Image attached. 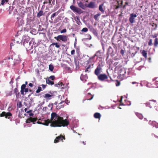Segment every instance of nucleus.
Here are the masks:
<instances>
[{"label":"nucleus","mask_w":158,"mask_h":158,"mask_svg":"<svg viewBox=\"0 0 158 158\" xmlns=\"http://www.w3.org/2000/svg\"><path fill=\"white\" fill-rule=\"evenodd\" d=\"M47 120H50V126L52 127H66L69 124V121L67 119H64L62 117L57 115L55 112H52L51 114V119Z\"/></svg>","instance_id":"nucleus-1"},{"label":"nucleus","mask_w":158,"mask_h":158,"mask_svg":"<svg viewBox=\"0 0 158 158\" xmlns=\"http://www.w3.org/2000/svg\"><path fill=\"white\" fill-rule=\"evenodd\" d=\"M115 69H117L118 70V74L119 77L121 78H123L126 73V69L121 67L119 68L118 66H116Z\"/></svg>","instance_id":"nucleus-2"},{"label":"nucleus","mask_w":158,"mask_h":158,"mask_svg":"<svg viewBox=\"0 0 158 158\" xmlns=\"http://www.w3.org/2000/svg\"><path fill=\"white\" fill-rule=\"evenodd\" d=\"M54 38L57 41H62L64 42H66L68 39L67 36L64 35H58L57 36L55 37Z\"/></svg>","instance_id":"nucleus-3"},{"label":"nucleus","mask_w":158,"mask_h":158,"mask_svg":"<svg viewBox=\"0 0 158 158\" xmlns=\"http://www.w3.org/2000/svg\"><path fill=\"white\" fill-rule=\"evenodd\" d=\"M12 114L10 112H6L5 111H3L2 113L0 114V116L1 117H5L6 118L10 119L11 121H12V119L11 117L12 116Z\"/></svg>","instance_id":"nucleus-4"},{"label":"nucleus","mask_w":158,"mask_h":158,"mask_svg":"<svg viewBox=\"0 0 158 158\" xmlns=\"http://www.w3.org/2000/svg\"><path fill=\"white\" fill-rule=\"evenodd\" d=\"M93 65V64H92L91 63L87 62L85 66V72L88 73L90 72L94 67Z\"/></svg>","instance_id":"nucleus-5"},{"label":"nucleus","mask_w":158,"mask_h":158,"mask_svg":"<svg viewBox=\"0 0 158 158\" xmlns=\"http://www.w3.org/2000/svg\"><path fill=\"white\" fill-rule=\"evenodd\" d=\"M70 8L73 12L77 13L79 14H80L82 13V10L80 8L74 6H71Z\"/></svg>","instance_id":"nucleus-6"},{"label":"nucleus","mask_w":158,"mask_h":158,"mask_svg":"<svg viewBox=\"0 0 158 158\" xmlns=\"http://www.w3.org/2000/svg\"><path fill=\"white\" fill-rule=\"evenodd\" d=\"M49 93H50L51 94H45L43 96H41L40 97V98L43 97V98H45L47 100H50L52 98V97L53 96V95L51 92H49Z\"/></svg>","instance_id":"nucleus-7"},{"label":"nucleus","mask_w":158,"mask_h":158,"mask_svg":"<svg viewBox=\"0 0 158 158\" xmlns=\"http://www.w3.org/2000/svg\"><path fill=\"white\" fill-rule=\"evenodd\" d=\"M130 17L129 19V21L131 23H134L135 18L137 16L136 14L132 13L130 14Z\"/></svg>","instance_id":"nucleus-8"},{"label":"nucleus","mask_w":158,"mask_h":158,"mask_svg":"<svg viewBox=\"0 0 158 158\" xmlns=\"http://www.w3.org/2000/svg\"><path fill=\"white\" fill-rule=\"evenodd\" d=\"M63 139H65V136H63L61 135H60L57 137L54 140V143H57L59 142L60 140L61 141H63Z\"/></svg>","instance_id":"nucleus-9"},{"label":"nucleus","mask_w":158,"mask_h":158,"mask_svg":"<svg viewBox=\"0 0 158 158\" xmlns=\"http://www.w3.org/2000/svg\"><path fill=\"white\" fill-rule=\"evenodd\" d=\"M85 5L86 7L91 8H94L97 6V5L95 3L93 2H90L88 4H85Z\"/></svg>","instance_id":"nucleus-10"},{"label":"nucleus","mask_w":158,"mask_h":158,"mask_svg":"<svg viewBox=\"0 0 158 158\" xmlns=\"http://www.w3.org/2000/svg\"><path fill=\"white\" fill-rule=\"evenodd\" d=\"M37 118H32L31 117H30L29 118L27 119L26 120V123H29L31 122H32L33 124H35V122L36 121Z\"/></svg>","instance_id":"nucleus-11"},{"label":"nucleus","mask_w":158,"mask_h":158,"mask_svg":"<svg viewBox=\"0 0 158 158\" xmlns=\"http://www.w3.org/2000/svg\"><path fill=\"white\" fill-rule=\"evenodd\" d=\"M99 80L103 81L107 79V76L105 74H99Z\"/></svg>","instance_id":"nucleus-12"},{"label":"nucleus","mask_w":158,"mask_h":158,"mask_svg":"<svg viewBox=\"0 0 158 158\" xmlns=\"http://www.w3.org/2000/svg\"><path fill=\"white\" fill-rule=\"evenodd\" d=\"M37 123L39 124H43L44 125L48 126L49 124L50 123V121L49 120H46L44 121V123H42L40 121H38L37 122Z\"/></svg>","instance_id":"nucleus-13"},{"label":"nucleus","mask_w":158,"mask_h":158,"mask_svg":"<svg viewBox=\"0 0 158 158\" xmlns=\"http://www.w3.org/2000/svg\"><path fill=\"white\" fill-rule=\"evenodd\" d=\"M149 124L152 126L153 127H155L156 128H158V123H157L155 121H150L149 122Z\"/></svg>","instance_id":"nucleus-14"},{"label":"nucleus","mask_w":158,"mask_h":158,"mask_svg":"<svg viewBox=\"0 0 158 158\" xmlns=\"http://www.w3.org/2000/svg\"><path fill=\"white\" fill-rule=\"evenodd\" d=\"M77 4L80 7L84 10H85L86 7V6L85 4H84L81 1H80L79 2H77Z\"/></svg>","instance_id":"nucleus-15"},{"label":"nucleus","mask_w":158,"mask_h":158,"mask_svg":"<svg viewBox=\"0 0 158 158\" xmlns=\"http://www.w3.org/2000/svg\"><path fill=\"white\" fill-rule=\"evenodd\" d=\"M14 93L15 94L17 98H18L19 96L20 93L17 88H15L14 90Z\"/></svg>","instance_id":"nucleus-16"},{"label":"nucleus","mask_w":158,"mask_h":158,"mask_svg":"<svg viewBox=\"0 0 158 158\" xmlns=\"http://www.w3.org/2000/svg\"><path fill=\"white\" fill-rule=\"evenodd\" d=\"M87 78L88 77L87 75L84 76L82 74L80 77L81 80L83 81H86Z\"/></svg>","instance_id":"nucleus-17"},{"label":"nucleus","mask_w":158,"mask_h":158,"mask_svg":"<svg viewBox=\"0 0 158 158\" xmlns=\"http://www.w3.org/2000/svg\"><path fill=\"white\" fill-rule=\"evenodd\" d=\"M26 85H25L23 84L21 87V93L22 95H24V89L26 88Z\"/></svg>","instance_id":"nucleus-18"},{"label":"nucleus","mask_w":158,"mask_h":158,"mask_svg":"<svg viewBox=\"0 0 158 158\" xmlns=\"http://www.w3.org/2000/svg\"><path fill=\"white\" fill-rule=\"evenodd\" d=\"M123 62L121 60H119L118 61L114 63V66H118L119 68H120L121 66H119V65L118 66V64H122Z\"/></svg>","instance_id":"nucleus-19"},{"label":"nucleus","mask_w":158,"mask_h":158,"mask_svg":"<svg viewBox=\"0 0 158 158\" xmlns=\"http://www.w3.org/2000/svg\"><path fill=\"white\" fill-rule=\"evenodd\" d=\"M46 82L47 84L49 85H53L54 84L53 81H51L48 78L46 80Z\"/></svg>","instance_id":"nucleus-20"},{"label":"nucleus","mask_w":158,"mask_h":158,"mask_svg":"<svg viewBox=\"0 0 158 158\" xmlns=\"http://www.w3.org/2000/svg\"><path fill=\"white\" fill-rule=\"evenodd\" d=\"M94 73L97 76L98 78L99 79V65L97 67V68L95 70Z\"/></svg>","instance_id":"nucleus-21"},{"label":"nucleus","mask_w":158,"mask_h":158,"mask_svg":"<svg viewBox=\"0 0 158 158\" xmlns=\"http://www.w3.org/2000/svg\"><path fill=\"white\" fill-rule=\"evenodd\" d=\"M87 100H91L93 98V96L91 95L90 93H88L87 95Z\"/></svg>","instance_id":"nucleus-22"},{"label":"nucleus","mask_w":158,"mask_h":158,"mask_svg":"<svg viewBox=\"0 0 158 158\" xmlns=\"http://www.w3.org/2000/svg\"><path fill=\"white\" fill-rule=\"evenodd\" d=\"M14 43H16L17 44H20L22 43V40H18V37H16L15 39H14Z\"/></svg>","instance_id":"nucleus-23"},{"label":"nucleus","mask_w":158,"mask_h":158,"mask_svg":"<svg viewBox=\"0 0 158 158\" xmlns=\"http://www.w3.org/2000/svg\"><path fill=\"white\" fill-rule=\"evenodd\" d=\"M142 54L143 56L145 58L147 57V52L144 50H143L142 52Z\"/></svg>","instance_id":"nucleus-24"},{"label":"nucleus","mask_w":158,"mask_h":158,"mask_svg":"<svg viewBox=\"0 0 158 158\" xmlns=\"http://www.w3.org/2000/svg\"><path fill=\"white\" fill-rule=\"evenodd\" d=\"M74 19L76 21L78 25H80L79 23H81V22L80 21L79 17L78 16H76V17H75Z\"/></svg>","instance_id":"nucleus-25"},{"label":"nucleus","mask_w":158,"mask_h":158,"mask_svg":"<svg viewBox=\"0 0 158 158\" xmlns=\"http://www.w3.org/2000/svg\"><path fill=\"white\" fill-rule=\"evenodd\" d=\"M158 45V39L156 38L154 40V47H156Z\"/></svg>","instance_id":"nucleus-26"},{"label":"nucleus","mask_w":158,"mask_h":158,"mask_svg":"<svg viewBox=\"0 0 158 158\" xmlns=\"http://www.w3.org/2000/svg\"><path fill=\"white\" fill-rule=\"evenodd\" d=\"M43 12L42 10H40L39 11V12L38 13L37 15V16L38 18H40L41 16L43 15Z\"/></svg>","instance_id":"nucleus-27"},{"label":"nucleus","mask_w":158,"mask_h":158,"mask_svg":"<svg viewBox=\"0 0 158 158\" xmlns=\"http://www.w3.org/2000/svg\"><path fill=\"white\" fill-rule=\"evenodd\" d=\"M62 85V82H59L58 83L55 85V86L56 87H60Z\"/></svg>","instance_id":"nucleus-28"},{"label":"nucleus","mask_w":158,"mask_h":158,"mask_svg":"<svg viewBox=\"0 0 158 158\" xmlns=\"http://www.w3.org/2000/svg\"><path fill=\"white\" fill-rule=\"evenodd\" d=\"M49 69L51 71H52L54 69V67L52 65L50 64L49 65Z\"/></svg>","instance_id":"nucleus-29"},{"label":"nucleus","mask_w":158,"mask_h":158,"mask_svg":"<svg viewBox=\"0 0 158 158\" xmlns=\"http://www.w3.org/2000/svg\"><path fill=\"white\" fill-rule=\"evenodd\" d=\"M102 5V4L99 5V10L101 11L102 13H103L104 11V10L103 9Z\"/></svg>","instance_id":"nucleus-30"},{"label":"nucleus","mask_w":158,"mask_h":158,"mask_svg":"<svg viewBox=\"0 0 158 158\" xmlns=\"http://www.w3.org/2000/svg\"><path fill=\"white\" fill-rule=\"evenodd\" d=\"M94 117L95 118H99V113L97 112L94 114Z\"/></svg>","instance_id":"nucleus-31"},{"label":"nucleus","mask_w":158,"mask_h":158,"mask_svg":"<svg viewBox=\"0 0 158 158\" xmlns=\"http://www.w3.org/2000/svg\"><path fill=\"white\" fill-rule=\"evenodd\" d=\"M42 88L41 87L39 86L38 87V89L36 90V93H40L41 91H42Z\"/></svg>","instance_id":"nucleus-32"},{"label":"nucleus","mask_w":158,"mask_h":158,"mask_svg":"<svg viewBox=\"0 0 158 158\" xmlns=\"http://www.w3.org/2000/svg\"><path fill=\"white\" fill-rule=\"evenodd\" d=\"M99 17V13L97 14L94 15V18L96 20H98Z\"/></svg>","instance_id":"nucleus-33"},{"label":"nucleus","mask_w":158,"mask_h":158,"mask_svg":"<svg viewBox=\"0 0 158 158\" xmlns=\"http://www.w3.org/2000/svg\"><path fill=\"white\" fill-rule=\"evenodd\" d=\"M57 14H56V12H55L53 13L51 16V19L52 20H53L52 18H53L56 15H57Z\"/></svg>","instance_id":"nucleus-34"},{"label":"nucleus","mask_w":158,"mask_h":158,"mask_svg":"<svg viewBox=\"0 0 158 158\" xmlns=\"http://www.w3.org/2000/svg\"><path fill=\"white\" fill-rule=\"evenodd\" d=\"M153 81H155V84L156 85L158 84V78H156L153 79Z\"/></svg>","instance_id":"nucleus-35"},{"label":"nucleus","mask_w":158,"mask_h":158,"mask_svg":"<svg viewBox=\"0 0 158 158\" xmlns=\"http://www.w3.org/2000/svg\"><path fill=\"white\" fill-rule=\"evenodd\" d=\"M157 24L155 23H152V27H154L155 28H154V29L155 30H156V28L157 27Z\"/></svg>","instance_id":"nucleus-36"},{"label":"nucleus","mask_w":158,"mask_h":158,"mask_svg":"<svg viewBox=\"0 0 158 158\" xmlns=\"http://www.w3.org/2000/svg\"><path fill=\"white\" fill-rule=\"evenodd\" d=\"M152 39H150L148 42V45L149 46H152Z\"/></svg>","instance_id":"nucleus-37"},{"label":"nucleus","mask_w":158,"mask_h":158,"mask_svg":"<svg viewBox=\"0 0 158 158\" xmlns=\"http://www.w3.org/2000/svg\"><path fill=\"white\" fill-rule=\"evenodd\" d=\"M52 44L55 45V47L57 48H59L60 47V45L58 44L57 43H52Z\"/></svg>","instance_id":"nucleus-38"},{"label":"nucleus","mask_w":158,"mask_h":158,"mask_svg":"<svg viewBox=\"0 0 158 158\" xmlns=\"http://www.w3.org/2000/svg\"><path fill=\"white\" fill-rule=\"evenodd\" d=\"M88 31V29L86 27L83 28L81 30V31L83 32H86Z\"/></svg>","instance_id":"nucleus-39"},{"label":"nucleus","mask_w":158,"mask_h":158,"mask_svg":"<svg viewBox=\"0 0 158 158\" xmlns=\"http://www.w3.org/2000/svg\"><path fill=\"white\" fill-rule=\"evenodd\" d=\"M8 0H2L1 1V4L3 5L5 3V2H7Z\"/></svg>","instance_id":"nucleus-40"},{"label":"nucleus","mask_w":158,"mask_h":158,"mask_svg":"<svg viewBox=\"0 0 158 158\" xmlns=\"http://www.w3.org/2000/svg\"><path fill=\"white\" fill-rule=\"evenodd\" d=\"M48 78L49 79H51L52 80H53L55 79V77L54 76H50Z\"/></svg>","instance_id":"nucleus-41"},{"label":"nucleus","mask_w":158,"mask_h":158,"mask_svg":"<svg viewBox=\"0 0 158 158\" xmlns=\"http://www.w3.org/2000/svg\"><path fill=\"white\" fill-rule=\"evenodd\" d=\"M22 103L20 102H19V104H17V107L18 108H21L22 106Z\"/></svg>","instance_id":"nucleus-42"},{"label":"nucleus","mask_w":158,"mask_h":158,"mask_svg":"<svg viewBox=\"0 0 158 158\" xmlns=\"http://www.w3.org/2000/svg\"><path fill=\"white\" fill-rule=\"evenodd\" d=\"M137 116L140 119H142L143 118V116L141 114H139L137 115Z\"/></svg>","instance_id":"nucleus-43"},{"label":"nucleus","mask_w":158,"mask_h":158,"mask_svg":"<svg viewBox=\"0 0 158 158\" xmlns=\"http://www.w3.org/2000/svg\"><path fill=\"white\" fill-rule=\"evenodd\" d=\"M66 31V29H64L60 31V33H65Z\"/></svg>","instance_id":"nucleus-44"},{"label":"nucleus","mask_w":158,"mask_h":158,"mask_svg":"<svg viewBox=\"0 0 158 158\" xmlns=\"http://www.w3.org/2000/svg\"><path fill=\"white\" fill-rule=\"evenodd\" d=\"M71 54L72 55H74L75 53V51L74 50H73L71 52Z\"/></svg>","instance_id":"nucleus-45"},{"label":"nucleus","mask_w":158,"mask_h":158,"mask_svg":"<svg viewBox=\"0 0 158 158\" xmlns=\"http://www.w3.org/2000/svg\"><path fill=\"white\" fill-rule=\"evenodd\" d=\"M41 85L42 86L43 89H44L46 88V86L47 85H44V84H42Z\"/></svg>","instance_id":"nucleus-46"},{"label":"nucleus","mask_w":158,"mask_h":158,"mask_svg":"<svg viewBox=\"0 0 158 158\" xmlns=\"http://www.w3.org/2000/svg\"><path fill=\"white\" fill-rule=\"evenodd\" d=\"M29 91V89L28 88H25L24 89V92L27 93V92Z\"/></svg>","instance_id":"nucleus-47"},{"label":"nucleus","mask_w":158,"mask_h":158,"mask_svg":"<svg viewBox=\"0 0 158 158\" xmlns=\"http://www.w3.org/2000/svg\"><path fill=\"white\" fill-rule=\"evenodd\" d=\"M120 53L123 55L124 53V51L123 49L121 50L120 51Z\"/></svg>","instance_id":"nucleus-48"},{"label":"nucleus","mask_w":158,"mask_h":158,"mask_svg":"<svg viewBox=\"0 0 158 158\" xmlns=\"http://www.w3.org/2000/svg\"><path fill=\"white\" fill-rule=\"evenodd\" d=\"M152 36L153 38H156L157 37V35H156V34H155V35H152Z\"/></svg>","instance_id":"nucleus-49"},{"label":"nucleus","mask_w":158,"mask_h":158,"mask_svg":"<svg viewBox=\"0 0 158 158\" xmlns=\"http://www.w3.org/2000/svg\"><path fill=\"white\" fill-rule=\"evenodd\" d=\"M29 86L31 87H32L33 86V84L31 83H30L29 84Z\"/></svg>","instance_id":"nucleus-50"},{"label":"nucleus","mask_w":158,"mask_h":158,"mask_svg":"<svg viewBox=\"0 0 158 158\" xmlns=\"http://www.w3.org/2000/svg\"><path fill=\"white\" fill-rule=\"evenodd\" d=\"M32 112V110H28L26 112L27 113H31Z\"/></svg>","instance_id":"nucleus-51"},{"label":"nucleus","mask_w":158,"mask_h":158,"mask_svg":"<svg viewBox=\"0 0 158 158\" xmlns=\"http://www.w3.org/2000/svg\"><path fill=\"white\" fill-rule=\"evenodd\" d=\"M39 45H32L31 47V48L33 47V46H34V48H35H35L37 47V46H38Z\"/></svg>","instance_id":"nucleus-52"},{"label":"nucleus","mask_w":158,"mask_h":158,"mask_svg":"<svg viewBox=\"0 0 158 158\" xmlns=\"http://www.w3.org/2000/svg\"><path fill=\"white\" fill-rule=\"evenodd\" d=\"M29 116H33L34 114H33L31 112V113L29 114Z\"/></svg>","instance_id":"nucleus-53"},{"label":"nucleus","mask_w":158,"mask_h":158,"mask_svg":"<svg viewBox=\"0 0 158 158\" xmlns=\"http://www.w3.org/2000/svg\"><path fill=\"white\" fill-rule=\"evenodd\" d=\"M117 81L118 83V85H117V84H116V85L117 86L118 85H120V82L118 80H117Z\"/></svg>","instance_id":"nucleus-54"},{"label":"nucleus","mask_w":158,"mask_h":158,"mask_svg":"<svg viewBox=\"0 0 158 158\" xmlns=\"http://www.w3.org/2000/svg\"><path fill=\"white\" fill-rule=\"evenodd\" d=\"M154 135V136L155 137V138H157L158 139V136L156 135H155V134H153Z\"/></svg>","instance_id":"nucleus-55"},{"label":"nucleus","mask_w":158,"mask_h":158,"mask_svg":"<svg viewBox=\"0 0 158 158\" xmlns=\"http://www.w3.org/2000/svg\"><path fill=\"white\" fill-rule=\"evenodd\" d=\"M28 108H25V109H24V111L25 112H26L27 111V110L28 109Z\"/></svg>","instance_id":"nucleus-56"},{"label":"nucleus","mask_w":158,"mask_h":158,"mask_svg":"<svg viewBox=\"0 0 158 158\" xmlns=\"http://www.w3.org/2000/svg\"><path fill=\"white\" fill-rule=\"evenodd\" d=\"M128 3L127 2H125V5H128Z\"/></svg>","instance_id":"nucleus-57"},{"label":"nucleus","mask_w":158,"mask_h":158,"mask_svg":"<svg viewBox=\"0 0 158 158\" xmlns=\"http://www.w3.org/2000/svg\"><path fill=\"white\" fill-rule=\"evenodd\" d=\"M24 85H27V82L26 81L25 82V84H24Z\"/></svg>","instance_id":"nucleus-58"},{"label":"nucleus","mask_w":158,"mask_h":158,"mask_svg":"<svg viewBox=\"0 0 158 158\" xmlns=\"http://www.w3.org/2000/svg\"><path fill=\"white\" fill-rule=\"evenodd\" d=\"M121 5H123V1L122 0H121Z\"/></svg>","instance_id":"nucleus-59"},{"label":"nucleus","mask_w":158,"mask_h":158,"mask_svg":"<svg viewBox=\"0 0 158 158\" xmlns=\"http://www.w3.org/2000/svg\"><path fill=\"white\" fill-rule=\"evenodd\" d=\"M137 83L136 82H132V84H136Z\"/></svg>","instance_id":"nucleus-60"},{"label":"nucleus","mask_w":158,"mask_h":158,"mask_svg":"<svg viewBox=\"0 0 158 158\" xmlns=\"http://www.w3.org/2000/svg\"><path fill=\"white\" fill-rule=\"evenodd\" d=\"M156 109L158 111V105L157 106H156Z\"/></svg>","instance_id":"nucleus-61"},{"label":"nucleus","mask_w":158,"mask_h":158,"mask_svg":"<svg viewBox=\"0 0 158 158\" xmlns=\"http://www.w3.org/2000/svg\"><path fill=\"white\" fill-rule=\"evenodd\" d=\"M84 144V145H85L86 144L85 142L83 141L82 142Z\"/></svg>","instance_id":"nucleus-62"},{"label":"nucleus","mask_w":158,"mask_h":158,"mask_svg":"<svg viewBox=\"0 0 158 158\" xmlns=\"http://www.w3.org/2000/svg\"><path fill=\"white\" fill-rule=\"evenodd\" d=\"M51 0H49L48 2L49 3V4H51Z\"/></svg>","instance_id":"nucleus-63"},{"label":"nucleus","mask_w":158,"mask_h":158,"mask_svg":"<svg viewBox=\"0 0 158 158\" xmlns=\"http://www.w3.org/2000/svg\"><path fill=\"white\" fill-rule=\"evenodd\" d=\"M119 6H116V9H118V8H119Z\"/></svg>","instance_id":"nucleus-64"}]
</instances>
